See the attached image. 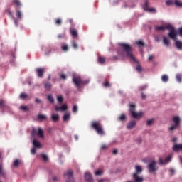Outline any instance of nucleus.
Segmentation results:
<instances>
[{"label":"nucleus","mask_w":182,"mask_h":182,"mask_svg":"<svg viewBox=\"0 0 182 182\" xmlns=\"http://www.w3.org/2000/svg\"><path fill=\"white\" fill-rule=\"evenodd\" d=\"M119 48L117 49V54L119 56H122V58H129L132 59L133 62L137 63V60L133 55V47L130 46V44H127L126 43H119Z\"/></svg>","instance_id":"f257e3e1"},{"label":"nucleus","mask_w":182,"mask_h":182,"mask_svg":"<svg viewBox=\"0 0 182 182\" xmlns=\"http://www.w3.org/2000/svg\"><path fill=\"white\" fill-rule=\"evenodd\" d=\"M91 127L97 132V134H100V136L105 135V130L103 129V126L102 124H100V122L97 121L92 122L91 124Z\"/></svg>","instance_id":"f03ea898"},{"label":"nucleus","mask_w":182,"mask_h":182,"mask_svg":"<svg viewBox=\"0 0 182 182\" xmlns=\"http://www.w3.org/2000/svg\"><path fill=\"white\" fill-rule=\"evenodd\" d=\"M129 112L133 119H141L143 113L141 112H136V105L134 104L129 105Z\"/></svg>","instance_id":"7ed1b4c3"},{"label":"nucleus","mask_w":182,"mask_h":182,"mask_svg":"<svg viewBox=\"0 0 182 182\" xmlns=\"http://www.w3.org/2000/svg\"><path fill=\"white\" fill-rule=\"evenodd\" d=\"M166 29L169 31L168 36L171 38V39H173V41H177V31L173 26L171 24H168L166 26Z\"/></svg>","instance_id":"20e7f679"},{"label":"nucleus","mask_w":182,"mask_h":182,"mask_svg":"<svg viewBox=\"0 0 182 182\" xmlns=\"http://www.w3.org/2000/svg\"><path fill=\"white\" fill-rule=\"evenodd\" d=\"M172 122L174 123V124H172L169 128V130H171V132H173V130H177V129L180 127V123H181V119L178 116H175L173 117Z\"/></svg>","instance_id":"39448f33"},{"label":"nucleus","mask_w":182,"mask_h":182,"mask_svg":"<svg viewBox=\"0 0 182 182\" xmlns=\"http://www.w3.org/2000/svg\"><path fill=\"white\" fill-rule=\"evenodd\" d=\"M73 82L77 87H79V86L87 85V83H89V80H83L80 76L73 77Z\"/></svg>","instance_id":"423d86ee"},{"label":"nucleus","mask_w":182,"mask_h":182,"mask_svg":"<svg viewBox=\"0 0 182 182\" xmlns=\"http://www.w3.org/2000/svg\"><path fill=\"white\" fill-rule=\"evenodd\" d=\"M148 171L149 173H156L157 170H159V167H157V163L156 161H151L147 166Z\"/></svg>","instance_id":"0eeeda50"},{"label":"nucleus","mask_w":182,"mask_h":182,"mask_svg":"<svg viewBox=\"0 0 182 182\" xmlns=\"http://www.w3.org/2000/svg\"><path fill=\"white\" fill-rule=\"evenodd\" d=\"M65 177H68L66 182H75L72 176H73V171L72 170H68V172L64 173Z\"/></svg>","instance_id":"6e6552de"},{"label":"nucleus","mask_w":182,"mask_h":182,"mask_svg":"<svg viewBox=\"0 0 182 182\" xmlns=\"http://www.w3.org/2000/svg\"><path fill=\"white\" fill-rule=\"evenodd\" d=\"M132 177H133V179H134V182L144 181V178H143V176H140L137 173H133Z\"/></svg>","instance_id":"1a4fd4ad"},{"label":"nucleus","mask_w":182,"mask_h":182,"mask_svg":"<svg viewBox=\"0 0 182 182\" xmlns=\"http://www.w3.org/2000/svg\"><path fill=\"white\" fill-rule=\"evenodd\" d=\"M55 112H65L68 110V105H66V104H64L61 107L55 106Z\"/></svg>","instance_id":"9d476101"},{"label":"nucleus","mask_w":182,"mask_h":182,"mask_svg":"<svg viewBox=\"0 0 182 182\" xmlns=\"http://www.w3.org/2000/svg\"><path fill=\"white\" fill-rule=\"evenodd\" d=\"M159 160V164L161 165L170 163V161H171V156H168V157H166L165 159V161H164L163 159H161V157H160Z\"/></svg>","instance_id":"9b49d317"},{"label":"nucleus","mask_w":182,"mask_h":182,"mask_svg":"<svg viewBox=\"0 0 182 182\" xmlns=\"http://www.w3.org/2000/svg\"><path fill=\"white\" fill-rule=\"evenodd\" d=\"M36 72L38 77H41V79L42 77H43V73L45 72V70L43 68H36Z\"/></svg>","instance_id":"f8f14e48"},{"label":"nucleus","mask_w":182,"mask_h":182,"mask_svg":"<svg viewBox=\"0 0 182 182\" xmlns=\"http://www.w3.org/2000/svg\"><path fill=\"white\" fill-rule=\"evenodd\" d=\"M144 9L145 11H148V12H156V9L149 7L148 1H146L145 4L144 5Z\"/></svg>","instance_id":"ddd939ff"},{"label":"nucleus","mask_w":182,"mask_h":182,"mask_svg":"<svg viewBox=\"0 0 182 182\" xmlns=\"http://www.w3.org/2000/svg\"><path fill=\"white\" fill-rule=\"evenodd\" d=\"M85 180L87 182H93V178L92 177V173L87 172L85 175Z\"/></svg>","instance_id":"4468645a"},{"label":"nucleus","mask_w":182,"mask_h":182,"mask_svg":"<svg viewBox=\"0 0 182 182\" xmlns=\"http://www.w3.org/2000/svg\"><path fill=\"white\" fill-rule=\"evenodd\" d=\"M70 35L73 38H77V30L75 28H70Z\"/></svg>","instance_id":"2eb2a0df"},{"label":"nucleus","mask_w":182,"mask_h":182,"mask_svg":"<svg viewBox=\"0 0 182 182\" xmlns=\"http://www.w3.org/2000/svg\"><path fill=\"white\" fill-rule=\"evenodd\" d=\"M13 4L16 6V9H19L22 6V3L20 0H13Z\"/></svg>","instance_id":"dca6fc26"},{"label":"nucleus","mask_w":182,"mask_h":182,"mask_svg":"<svg viewBox=\"0 0 182 182\" xmlns=\"http://www.w3.org/2000/svg\"><path fill=\"white\" fill-rule=\"evenodd\" d=\"M59 119H60V117H59V114H53L51 115V119L55 123H56L57 122H59Z\"/></svg>","instance_id":"f3484780"},{"label":"nucleus","mask_w":182,"mask_h":182,"mask_svg":"<svg viewBox=\"0 0 182 182\" xmlns=\"http://www.w3.org/2000/svg\"><path fill=\"white\" fill-rule=\"evenodd\" d=\"M181 149H182V144H175L173 146V151H180V150H181Z\"/></svg>","instance_id":"a211bd4d"},{"label":"nucleus","mask_w":182,"mask_h":182,"mask_svg":"<svg viewBox=\"0 0 182 182\" xmlns=\"http://www.w3.org/2000/svg\"><path fill=\"white\" fill-rule=\"evenodd\" d=\"M136 172L134 174H141L143 173V168L140 166H135Z\"/></svg>","instance_id":"6ab92c4d"},{"label":"nucleus","mask_w":182,"mask_h":182,"mask_svg":"<svg viewBox=\"0 0 182 182\" xmlns=\"http://www.w3.org/2000/svg\"><path fill=\"white\" fill-rule=\"evenodd\" d=\"M175 45L176 46V48L178 50H182V41H176L175 42Z\"/></svg>","instance_id":"aec40b11"},{"label":"nucleus","mask_w":182,"mask_h":182,"mask_svg":"<svg viewBox=\"0 0 182 182\" xmlns=\"http://www.w3.org/2000/svg\"><path fill=\"white\" fill-rule=\"evenodd\" d=\"M134 126H136V121L132 120L131 121L127 126V129H129V130L133 129L134 127Z\"/></svg>","instance_id":"412c9836"},{"label":"nucleus","mask_w":182,"mask_h":182,"mask_svg":"<svg viewBox=\"0 0 182 182\" xmlns=\"http://www.w3.org/2000/svg\"><path fill=\"white\" fill-rule=\"evenodd\" d=\"M33 144L34 147H36L37 149H41V142L38 141V140L33 139Z\"/></svg>","instance_id":"4be33fe9"},{"label":"nucleus","mask_w":182,"mask_h":182,"mask_svg":"<svg viewBox=\"0 0 182 182\" xmlns=\"http://www.w3.org/2000/svg\"><path fill=\"white\" fill-rule=\"evenodd\" d=\"M16 16L18 19H22V11H21L19 9H16Z\"/></svg>","instance_id":"5701e85b"},{"label":"nucleus","mask_w":182,"mask_h":182,"mask_svg":"<svg viewBox=\"0 0 182 182\" xmlns=\"http://www.w3.org/2000/svg\"><path fill=\"white\" fill-rule=\"evenodd\" d=\"M69 119H70V113H67L63 117V122H68Z\"/></svg>","instance_id":"b1692460"},{"label":"nucleus","mask_w":182,"mask_h":182,"mask_svg":"<svg viewBox=\"0 0 182 182\" xmlns=\"http://www.w3.org/2000/svg\"><path fill=\"white\" fill-rule=\"evenodd\" d=\"M44 87L46 90H50V89H52V84L46 82L44 84Z\"/></svg>","instance_id":"393cba45"},{"label":"nucleus","mask_w":182,"mask_h":182,"mask_svg":"<svg viewBox=\"0 0 182 182\" xmlns=\"http://www.w3.org/2000/svg\"><path fill=\"white\" fill-rule=\"evenodd\" d=\"M105 62H106V59L105 58V57H98V63H100V65H103Z\"/></svg>","instance_id":"a878e982"},{"label":"nucleus","mask_w":182,"mask_h":182,"mask_svg":"<svg viewBox=\"0 0 182 182\" xmlns=\"http://www.w3.org/2000/svg\"><path fill=\"white\" fill-rule=\"evenodd\" d=\"M163 43H164L165 46H170V41H168V39H167V38L166 37H163Z\"/></svg>","instance_id":"bb28decb"},{"label":"nucleus","mask_w":182,"mask_h":182,"mask_svg":"<svg viewBox=\"0 0 182 182\" xmlns=\"http://www.w3.org/2000/svg\"><path fill=\"white\" fill-rule=\"evenodd\" d=\"M37 134L38 136H39V137H41V139H43V130H42V129L38 128Z\"/></svg>","instance_id":"cd10ccee"},{"label":"nucleus","mask_w":182,"mask_h":182,"mask_svg":"<svg viewBox=\"0 0 182 182\" xmlns=\"http://www.w3.org/2000/svg\"><path fill=\"white\" fill-rule=\"evenodd\" d=\"M61 49L63 52H68V50H69V47L66 44H63L61 46Z\"/></svg>","instance_id":"c85d7f7f"},{"label":"nucleus","mask_w":182,"mask_h":182,"mask_svg":"<svg viewBox=\"0 0 182 182\" xmlns=\"http://www.w3.org/2000/svg\"><path fill=\"white\" fill-rule=\"evenodd\" d=\"M167 25L166 26H156L155 28L156 31H165V29H167L166 28Z\"/></svg>","instance_id":"c756f323"},{"label":"nucleus","mask_w":182,"mask_h":182,"mask_svg":"<svg viewBox=\"0 0 182 182\" xmlns=\"http://www.w3.org/2000/svg\"><path fill=\"white\" fill-rule=\"evenodd\" d=\"M162 82H168V76L167 75H164L161 77Z\"/></svg>","instance_id":"7c9ffc66"},{"label":"nucleus","mask_w":182,"mask_h":182,"mask_svg":"<svg viewBox=\"0 0 182 182\" xmlns=\"http://www.w3.org/2000/svg\"><path fill=\"white\" fill-rule=\"evenodd\" d=\"M21 110H23V112H28L29 110V107L28 106L22 105L20 107Z\"/></svg>","instance_id":"2f4dec72"},{"label":"nucleus","mask_w":182,"mask_h":182,"mask_svg":"<svg viewBox=\"0 0 182 182\" xmlns=\"http://www.w3.org/2000/svg\"><path fill=\"white\" fill-rule=\"evenodd\" d=\"M21 164V160L19 159H16L14 162V167H18Z\"/></svg>","instance_id":"473e14b6"},{"label":"nucleus","mask_w":182,"mask_h":182,"mask_svg":"<svg viewBox=\"0 0 182 182\" xmlns=\"http://www.w3.org/2000/svg\"><path fill=\"white\" fill-rule=\"evenodd\" d=\"M26 97H28V95H26L25 92H22L20 95V99H22L23 100H25V99H26Z\"/></svg>","instance_id":"72a5a7b5"},{"label":"nucleus","mask_w":182,"mask_h":182,"mask_svg":"<svg viewBox=\"0 0 182 182\" xmlns=\"http://www.w3.org/2000/svg\"><path fill=\"white\" fill-rule=\"evenodd\" d=\"M153 123H154V119H151L149 120H147L146 126H151Z\"/></svg>","instance_id":"f704fd0d"},{"label":"nucleus","mask_w":182,"mask_h":182,"mask_svg":"<svg viewBox=\"0 0 182 182\" xmlns=\"http://www.w3.org/2000/svg\"><path fill=\"white\" fill-rule=\"evenodd\" d=\"M175 5L179 8H182V2L178 0L175 1Z\"/></svg>","instance_id":"c9c22d12"},{"label":"nucleus","mask_w":182,"mask_h":182,"mask_svg":"<svg viewBox=\"0 0 182 182\" xmlns=\"http://www.w3.org/2000/svg\"><path fill=\"white\" fill-rule=\"evenodd\" d=\"M95 174L96 176H102V174H103V170L99 169V170H97V171H95Z\"/></svg>","instance_id":"e433bc0d"},{"label":"nucleus","mask_w":182,"mask_h":182,"mask_svg":"<svg viewBox=\"0 0 182 182\" xmlns=\"http://www.w3.org/2000/svg\"><path fill=\"white\" fill-rule=\"evenodd\" d=\"M166 4L167 6H170V5H174V1L173 0H168L166 1Z\"/></svg>","instance_id":"4c0bfd02"},{"label":"nucleus","mask_w":182,"mask_h":182,"mask_svg":"<svg viewBox=\"0 0 182 182\" xmlns=\"http://www.w3.org/2000/svg\"><path fill=\"white\" fill-rule=\"evenodd\" d=\"M119 120H120L121 122H124V120H126V115H124V114H121L119 117Z\"/></svg>","instance_id":"58836bf2"},{"label":"nucleus","mask_w":182,"mask_h":182,"mask_svg":"<svg viewBox=\"0 0 182 182\" xmlns=\"http://www.w3.org/2000/svg\"><path fill=\"white\" fill-rule=\"evenodd\" d=\"M104 87H110L111 85L110 82H109V81H106L105 82L102 83Z\"/></svg>","instance_id":"ea45409f"},{"label":"nucleus","mask_w":182,"mask_h":182,"mask_svg":"<svg viewBox=\"0 0 182 182\" xmlns=\"http://www.w3.org/2000/svg\"><path fill=\"white\" fill-rule=\"evenodd\" d=\"M38 119H41V120H45L47 119V117L46 115H43V114H38Z\"/></svg>","instance_id":"a19ab883"},{"label":"nucleus","mask_w":182,"mask_h":182,"mask_svg":"<svg viewBox=\"0 0 182 182\" xmlns=\"http://www.w3.org/2000/svg\"><path fill=\"white\" fill-rule=\"evenodd\" d=\"M0 176H5V171L2 169V164H0Z\"/></svg>","instance_id":"79ce46f5"},{"label":"nucleus","mask_w":182,"mask_h":182,"mask_svg":"<svg viewBox=\"0 0 182 182\" xmlns=\"http://www.w3.org/2000/svg\"><path fill=\"white\" fill-rule=\"evenodd\" d=\"M48 100H49L50 103H53L55 102V100L53 99V97L52 95L48 96Z\"/></svg>","instance_id":"37998d69"},{"label":"nucleus","mask_w":182,"mask_h":182,"mask_svg":"<svg viewBox=\"0 0 182 182\" xmlns=\"http://www.w3.org/2000/svg\"><path fill=\"white\" fill-rule=\"evenodd\" d=\"M55 23L56 25H58V26L62 25V19L60 18L55 19Z\"/></svg>","instance_id":"c03bdc74"},{"label":"nucleus","mask_w":182,"mask_h":182,"mask_svg":"<svg viewBox=\"0 0 182 182\" xmlns=\"http://www.w3.org/2000/svg\"><path fill=\"white\" fill-rule=\"evenodd\" d=\"M5 107V100H0V108Z\"/></svg>","instance_id":"a18cd8bd"},{"label":"nucleus","mask_w":182,"mask_h":182,"mask_svg":"<svg viewBox=\"0 0 182 182\" xmlns=\"http://www.w3.org/2000/svg\"><path fill=\"white\" fill-rule=\"evenodd\" d=\"M58 103H62L63 102V96L60 95L57 97Z\"/></svg>","instance_id":"49530a36"},{"label":"nucleus","mask_w":182,"mask_h":182,"mask_svg":"<svg viewBox=\"0 0 182 182\" xmlns=\"http://www.w3.org/2000/svg\"><path fill=\"white\" fill-rule=\"evenodd\" d=\"M41 157L44 161H48V156L45 154H43L41 155Z\"/></svg>","instance_id":"de8ad7c7"},{"label":"nucleus","mask_w":182,"mask_h":182,"mask_svg":"<svg viewBox=\"0 0 182 182\" xmlns=\"http://www.w3.org/2000/svg\"><path fill=\"white\" fill-rule=\"evenodd\" d=\"M136 44L139 45V46H144V43L142 41H136Z\"/></svg>","instance_id":"09e8293b"},{"label":"nucleus","mask_w":182,"mask_h":182,"mask_svg":"<svg viewBox=\"0 0 182 182\" xmlns=\"http://www.w3.org/2000/svg\"><path fill=\"white\" fill-rule=\"evenodd\" d=\"M176 80L178 82H179V83L181 82V75L180 74L176 75Z\"/></svg>","instance_id":"8fccbe9b"},{"label":"nucleus","mask_w":182,"mask_h":182,"mask_svg":"<svg viewBox=\"0 0 182 182\" xmlns=\"http://www.w3.org/2000/svg\"><path fill=\"white\" fill-rule=\"evenodd\" d=\"M136 70H137V72H141V65H140V64L136 65Z\"/></svg>","instance_id":"3c124183"},{"label":"nucleus","mask_w":182,"mask_h":182,"mask_svg":"<svg viewBox=\"0 0 182 182\" xmlns=\"http://www.w3.org/2000/svg\"><path fill=\"white\" fill-rule=\"evenodd\" d=\"M72 46H73V48H74V49H77L79 48L77 46V43H76V42H75V41L73 42Z\"/></svg>","instance_id":"603ef678"},{"label":"nucleus","mask_w":182,"mask_h":182,"mask_svg":"<svg viewBox=\"0 0 182 182\" xmlns=\"http://www.w3.org/2000/svg\"><path fill=\"white\" fill-rule=\"evenodd\" d=\"M73 113H77V105H74L73 107Z\"/></svg>","instance_id":"864d4df0"},{"label":"nucleus","mask_w":182,"mask_h":182,"mask_svg":"<svg viewBox=\"0 0 182 182\" xmlns=\"http://www.w3.org/2000/svg\"><path fill=\"white\" fill-rule=\"evenodd\" d=\"M147 89V85H142L141 87H139V90H146Z\"/></svg>","instance_id":"5fc2aeb1"},{"label":"nucleus","mask_w":182,"mask_h":182,"mask_svg":"<svg viewBox=\"0 0 182 182\" xmlns=\"http://www.w3.org/2000/svg\"><path fill=\"white\" fill-rule=\"evenodd\" d=\"M35 134H38V130L36 129H33L32 136H35Z\"/></svg>","instance_id":"6e6d98bb"},{"label":"nucleus","mask_w":182,"mask_h":182,"mask_svg":"<svg viewBox=\"0 0 182 182\" xmlns=\"http://www.w3.org/2000/svg\"><path fill=\"white\" fill-rule=\"evenodd\" d=\"M107 149V145L106 144H102L101 146V150H106Z\"/></svg>","instance_id":"4d7b16f0"},{"label":"nucleus","mask_w":182,"mask_h":182,"mask_svg":"<svg viewBox=\"0 0 182 182\" xmlns=\"http://www.w3.org/2000/svg\"><path fill=\"white\" fill-rule=\"evenodd\" d=\"M60 77L61 79H63V80H66V75L65 74H60Z\"/></svg>","instance_id":"13d9d810"},{"label":"nucleus","mask_w":182,"mask_h":182,"mask_svg":"<svg viewBox=\"0 0 182 182\" xmlns=\"http://www.w3.org/2000/svg\"><path fill=\"white\" fill-rule=\"evenodd\" d=\"M31 151L32 154H35V153H36V148L34 147V148L31 149Z\"/></svg>","instance_id":"bf43d9fd"},{"label":"nucleus","mask_w":182,"mask_h":182,"mask_svg":"<svg viewBox=\"0 0 182 182\" xmlns=\"http://www.w3.org/2000/svg\"><path fill=\"white\" fill-rule=\"evenodd\" d=\"M112 60H119V56L114 55V56L112 57Z\"/></svg>","instance_id":"052dcab7"},{"label":"nucleus","mask_w":182,"mask_h":182,"mask_svg":"<svg viewBox=\"0 0 182 182\" xmlns=\"http://www.w3.org/2000/svg\"><path fill=\"white\" fill-rule=\"evenodd\" d=\"M178 32L180 36H182V27L178 29Z\"/></svg>","instance_id":"680f3d73"},{"label":"nucleus","mask_w":182,"mask_h":182,"mask_svg":"<svg viewBox=\"0 0 182 182\" xmlns=\"http://www.w3.org/2000/svg\"><path fill=\"white\" fill-rule=\"evenodd\" d=\"M35 102H36V103H41L42 101L38 98H36Z\"/></svg>","instance_id":"e2e57ef3"},{"label":"nucleus","mask_w":182,"mask_h":182,"mask_svg":"<svg viewBox=\"0 0 182 182\" xmlns=\"http://www.w3.org/2000/svg\"><path fill=\"white\" fill-rule=\"evenodd\" d=\"M154 58V56L150 55V56L149 57V58H148V60L150 62V60H153Z\"/></svg>","instance_id":"0e129e2a"},{"label":"nucleus","mask_w":182,"mask_h":182,"mask_svg":"<svg viewBox=\"0 0 182 182\" xmlns=\"http://www.w3.org/2000/svg\"><path fill=\"white\" fill-rule=\"evenodd\" d=\"M58 38L59 39H60V38H65V35L59 34V35L58 36Z\"/></svg>","instance_id":"69168bd1"},{"label":"nucleus","mask_w":182,"mask_h":182,"mask_svg":"<svg viewBox=\"0 0 182 182\" xmlns=\"http://www.w3.org/2000/svg\"><path fill=\"white\" fill-rule=\"evenodd\" d=\"M141 99H146V95H145V94L143 93V92H141Z\"/></svg>","instance_id":"338daca9"},{"label":"nucleus","mask_w":182,"mask_h":182,"mask_svg":"<svg viewBox=\"0 0 182 182\" xmlns=\"http://www.w3.org/2000/svg\"><path fill=\"white\" fill-rule=\"evenodd\" d=\"M117 152H118L117 149H114L112 151L113 154H117Z\"/></svg>","instance_id":"774afa93"}]
</instances>
